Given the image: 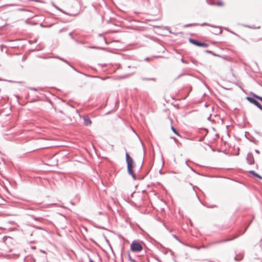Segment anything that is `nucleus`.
<instances>
[{
	"label": "nucleus",
	"instance_id": "nucleus-9",
	"mask_svg": "<svg viewBox=\"0 0 262 262\" xmlns=\"http://www.w3.org/2000/svg\"><path fill=\"white\" fill-rule=\"evenodd\" d=\"M243 26L246 28H250V29H259L260 28V26L255 27L254 25L250 26L247 25H243Z\"/></svg>",
	"mask_w": 262,
	"mask_h": 262
},
{
	"label": "nucleus",
	"instance_id": "nucleus-63",
	"mask_svg": "<svg viewBox=\"0 0 262 262\" xmlns=\"http://www.w3.org/2000/svg\"><path fill=\"white\" fill-rule=\"evenodd\" d=\"M184 63H186L187 64V63H188V62L187 61L185 60V62Z\"/></svg>",
	"mask_w": 262,
	"mask_h": 262
},
{
	"label": "nucleus",
	"instance_id": "nucleus-1",
	"mask_svg": "<svg viewBox=\"0 0 262 262\" xmlns=\"http://www.w3.org/2000/svg\"><path fill=\"white\" fill-rule=\"evenodd\" d=\"M125 160L127 164V172L128 174L132 176L134 180H137V177L134 171L136 166L135 162L127 152H126L125 154Z\"/></svg>",
	"mask_w": 262,
	"mask_h": 262
},
{
	"label": "nucleus",
	"instance_id": "nucleus-50",
	"mask_svg": "<svg viewBox=\"0 0 262 262\" xmlns=\"http://www.w3.org/2000/svg\"><path fill=\"white\" fill-rule=\"evenodd\" d=\"M103 40L106 44H107V42L106 41V38L105 37H103Z\"/></svg>",
	"mask_w": 262,
	"mask_h": 262
},
{
	"label": "nucleus",
	"instance_id": "nucleus-20",
	"mask_svg": "<svg viewBox=\"0 0 262 262\" xmlns=\"http://www.w3.org/2000/svg\"><path fill=\"white\" fill-rule=\"evenodd\" d=\"M224 5V3L221 1H218L216 3H215V5H216L219 7L223 6Z\"/></svg>",
	"mask_w": 262,
	"mask_h": 262
},
{
	"label": "nucleus",
	"instance_id": "nucleus-62",
	"mask_svg": "<svg viewBox=\"0 0 262 262\" xmlns=\"http://www.w3.org/2000/svg\"><path fill=\"white\" fill-rule=\"evenodd\" d=\"M71 204H72L73 205H74V203L73 202H71Z\"/></svg>",
	"mask_w": 262,
	"mask_h": 262
},
{
	"label": "nucleus",
	"instance_id": "nucleus-26",
	"mask_svg": "<svg viewBox=\"0 0 262 262\" xmlns=\"http://www.w3.org/2000/svg\"><path fill=\"white\" fill-rule=\"evenodd\" d=\"M200 26H202V27H203V26H210V27H215L214 26H212V25H210V24H208V23H203L201 24L200 25Z\"/></svg>",
	"mask_w": 262,
	"mask_h": 262
},
{
	"label": "nucleus",
	"instance_id": "nucleus-64",
	"mask_svg": "<svg viewBox=\"0 0 262 262\" xmlns=\"http://www.w3.org/2000/svg\"><path fill=\"white\" fill-rule=\"evenodd\" d=\"M91 241H92V242H93L94 243H95V242L94 240H93L92 239H91Z\"/></svg>",
	"mask_w": 262,
	"mask_h": 262
},
{
	"label": "nucleus",
	"instance_id": "nucleus-28",
	"mask_svg": "<svg viewBox=\"0 0 262 262\" xmlns=\"http://www.w3.org/2000/svg\"><path fill=\"white\" fill-rule=\"evenodd\" d=\"M144 155H145V152H144L143 157L142 161V164H141V165L140 167L139 168V171H140L142 169V166H143V162H144Z\"/></svg>",
	"mask_w": 262,
	"mask_h": 262
},
{
	"label": "nucleus",
	"instance_id": "nucleus-45",
	"mask_svg": "<svg viewBox=\"0 0 262 262\" xmlns=\"http://www.w3.org/2000/svg\"><path fill=\"white\" fill-rule=\"evenodd\" d=\"M255 152L256 154H260V151H259V150H258V149H255Z\"/></svg>",
	"mask_w": 262,
	"mask_h": 262
},
{
	"label": "nucleus",
	"instance_id": "nucleus-58",
	"mask_svg": "<svg viewBox=\"0 0 262 262\" xmlns=\"http://www.w3.org/2000/svg\"><path fill=\"white\" fill-rule=\"evenodd\" d=\"M32 1H34V2H39V0H31Z\"/></svg>",
	"mask_w": 262,
	"mask_h": 262
},
{
	"label": "nucleus",
	"instance_id": "nucleus-18",
	"mask_svg": "<svg viewBox=\"0 0 262 262\" xmlns=\"http://www.w3.org/2000/svg\"><path fill=\"white\" fill-rule=\"evenodd\" d=\"M222 33V30L220 27H217V30L213 33L215 35L221 34Z\"/></svg>",
	"mask_w": 262,
	"mask_h": 262
},
{
	"label": "nucleus",
	"instance_id": "nucleus-39",
	"mask_svg": "<svg viewBox=\"0 0 262 262\" xmlns=\"http://www.w3.org/2000/svg\"><path fill=\"white\" fill-rule=\"evenodd\" d=\"M36 41H37V39H34V40H29V42L30 43H35V42H36Z\"/></svg>",
	"mask_w": 262,
	"mask_h": 262
},
{
	"label": "nucleus",
	"instance_id": "nucleus-34",
	"mask_svg": "<svg viewBox=\"0 0 262 262\" xmlns=\"http://www.w3.org/2000/svg\"><path fill=\"white\" fill-rule=\"evenodd\" d=\"M185 163H186V165H187V166H188L190 168V169H191L192 171H193V172H195V173H196V172L194 171V169H193L191 167H190V166H189V165H188V164H187V161H186ZM196 173H197L198 174H199V173H197V172H196Z\"/></svg>",
	"mask_w": 262,
	"mask_h": 262
},
{
	"label": "nucleus",
	"instance_id": "nucleus-48",
	"mask_svg": "<svg viewBox=\"0 0 262 262\" xmlns=\"http://www.w3.org/2000/svg\"><path fill=\"white\" fill-rule=\"evenodd\" d=\"M181 61L182 62V63H184L185 62V60L183 59V58H182L181 59Z\"/></svg>",
	"mask_w": 262,
	"mask_h": 262
},
{
	"label": "nucleus",
	"instance_id": "nucleus-60",
	"mask_svg": "<svg viewBox=\"0 0 262 262\" xmlns=\"http://www.w3.org/2000/svg\"><path fill=\"white\" fill-rule=\"evenodd\" d=\"M226 30H227V31H228V32H230V30H229V29H228V28H226Z\"/></svg>",
	"mask_w": 262,
	"mask_h": 262
},
{
	"label": "nucleus",
	"instance_id": "nucleus-35",
	"mask_svg": "<svg viewBox=\"0 0 262 262\" xmlns=\"http://www.w3.org/2000/svg\"><path fill=\"white\" fill-rule=\"evenodd\" d=\"M248 135L250 136L249 133L246 132L245 134V137L248 140L249 138L248 137Z\"/></svg>",
	"mask_w": 262,
	"mask_h": 262
},
{
	"label": "nucleus",
	"instance_id": "nucleus-40",
	"mask_svg": "<svg viewBox=\"0 0 262 262\" xmlns=\"http://www.w3.org/2000/svg\"><path fill=\"white\" fill-rule=\"evenodd\" d=\"M67 29H65V28H62L60 30H59V33H61V32H62L63 31H66Z\"/></svg>",
	"mask_w": 262,
	"mask_h": 262
},
{
	"label": "nucleus",
	"instance_id": "nucleus-55",
	"mask_svg": "<svg viewBox=\"0 0 262 262\" xmlns=\"http://www.w3.org/2000/svg\"><path fill=\"white\" fill-rule=\"evenodd\" d=\"M145 61H148L149 60V57H146L144 59Z\"/></svg>",
	"mask_w": 262,
	"mask_h": 262
},
{
	"label": "nucleus",
	"instance_id": "nucleus-14",
	"mask_svg": "<svg viewBox=\"0 0 262 262\" xmlns=\"http://www.w3.org/2000/svg\"><path fill=\"white\" fill-rule=\"evenodd\" d=\"M84 75L86 77H88L98 78H100L102 80H105L106 78L100 77H99L98 76H92V75H88V74H84Z\"/></svg>",
	"mask_w": 262,
	"mask_h": 262
},
{
	"label": "nucleus",
	"instance_id": "nucleus-47",
	"mask_svg": "<svg viewBox=\"0 0 262 262\" xmlns=\"http://www.w3.org/2000/svg\"><path fill=\"white\" fill-rule=\"evenodd\" d=\"M89 261L90 262H95L92 258H91L90 257H89Z\"/></svg>",
	"mask_w": 262,
	"mask_h": 262
},
{
	"label": "nucleus",
	"instance_id": "nucleus-36",
	"mask_svg": "<svg viewBox=\"0 0 262 262\" xmlns=\"http://www.w3.org/2000/svg\"><path fill=\"white\" fill-rule=\"evenodd\" d=\"M65 63H66L67 64H68L70 67L72 66V65L70 63V62L66 59H64V61H63Z\"/></svg>",
	"mask_w": 262,
	"mask_h": 262
},
{
	"label": "nucleus",
	"instance_id": "nucleus-33",
	"mask_svg": "<svg viewBox=\"0 0 262 262\" xmlns=\"http://www.w3.org/2000/svg\"><path fill=\"white\" fill-rule=\"evenodd\" d=\"M32 217L35 221H39L40 219H41V217H36L34 215L32 216Z\"/></svg>",
	"mask_w": 262,
	"mask_h": 262
},
{
	"label": "nucleus",
	"instance_id": "nucleus-13",
	"mask_svg": "<svg viewBox=\"0 0 262 262\" xmlns=\"http://www.w3.org/2000/svg\"><path fill=\"white\" fill-rule=\"evenodd\" d=\"M28 89L32 91H38L39 90H42V88L40 87L38 88H34V87H29Z\"/></svg>",
	"mask_w": 262,
	"mask_h": 262
},
{
	"label": "nucleus",
	"instance_id": "nucleus-7",
	"mask_svg": "<svg viewBox=\"0 0 262 262\" xmlns=\"http://www.w3.org/2000/svg\"><path fill=\"white\" fill-rule=\"evenodd\" d=\"M83 124L86 126H89L92 124V121L89 117H84Z\"/></svg>",
	"mask_w": 262,
	"mask_h": 262
},
{
	"label": "nucleus",
	"instance_id": "nucleus-37",
	"mask_svg": "<svg viewBox=\"0 0 262 262\" xmlns=\"http://www.w3.org/2000/svg\"><path fill=\"white\" fill-rule=\"evenodd\" d=\"M89 48H91V49H102V48L97 47L96 46H91V47H90Z\"/></svg>",
	"mask_w": 262,
	"mask_h": 262
},
{
	"label": "nucleus",
	"instance_id": "nucleus-32",
	"mask_svg": "<svg viewBox=\"0 0 262 262\" xmlns=\"http://www.w3.org/2000/svg\"><path fill=\"white\" fill-rule=\"evenodd\" d=\"M75 71L77 72V73H79L80 74H83L84 75L85 74H83V73L79 71L78 70H77L76 68H75L73 66H72L71 67Z\"/></svg>",
	"mask_w": 262,
	"mask_h": 262
},
{
	"label": "nucleus",
	"instance_id": "nucleus-12",
	"mask_svg": "<svg viewBox=\"0 0 262 262\" xmlns=\"http://www.w3.org/2000/svg\"><path fill=\"white\" fill-rule=\"evenodd\" d=\"M52 5L57 10H58L59 11L61 12L62 13H64V14H67V13L64 10H63L62 9H61V8H60L59 7H58V6H57L54 3H52Z\"/></svg>",
	"mask_w": 262,
	"mask_h": 262
},
{
	"label": "nucleus",
	"instance_id": "nucleus-21",
	"mask_svg": "<svg viewBox=\"0 0 262 262\" xmlns=\"http://www.w3.org/2000/svg\"><path fill=\"white\" fill-rule=\"evenodd\" d=\"M208 46H209V45L208 43L204 42H201L200 47L207 48Z\"/></svg>",
	"mask_w": 262,
	"mask_h": 262
},
{
	"label": "nucleus",
	"instance_id": "nucleus-52",
	"mask_svg": "<svg viewBox=\"0 0 262 262\" xmlns=\"http://www.w3.org/2000/svg\"><path fill=\"white\" fill-rule=\"evenodd\" d=\"M74 40L75 41V42H76L77 43H79V41H78V40L77 39H75V38H74Z\"/></svg>",
	"mask_w": 262,
	"mask_h": 262
},
{
	"label": "nucleus",
	"instance_id": "nucleus-17",
	"mask_svg": "<svg viewBox=\"0 0 262 262\" xmlns=\"http://www.w3.org/2000/svg\"><path fill=\"white\" fill-rule=\"evenodd\" d=\"M141 79L143 81H155L156 79L154 78H145V77H142L141 78Z\"/></svg>",
	"mask_w": 262,
	"mask_h": 262
},
{
	"label": "nucleus",
	"instance_id": "nucleus-31",
	"mask_svg": "<svg viewBox=\"0 0 262 262\" xmlns=\"http://www.w3.org/2000/svg\"><path fill=\"white\" fill-rule=\"evenodd\" d=\"M172 236L179 242L181 243V241L179 239L178 236H177L176 234H172Z\"/></svg>",
	"mask_w": 262,
	"mask_h": 262
},
{
	"label": "nucleus",
	"instance_id": "nucleus-8",
	"mask_svg": "<svg viewBox=\"0 0 262 262\" xmlns=\"http://www.w3.org/2000/svg\"><path fill=\"white\" fill-rule=\"evenodd\" d=\"M149 171H150V169L146 170V172H145V174L144 175L139 176L138 179L140 180H143L148 174Z\"/></svg>",
	"mask_w": 262,
	"mask_h": 262
},
{
	"label": "nucleus",
	"instance_id": "nucleus-11",
	"mask_svg": "<svg viewBox=\"0 0 262 262\" xmlns=\"http://www.w3.org/2000/svg\"><path fill=\"white\" fill-rule=\"evenodd\" d=\"M171 129L173 132V133L176 134L177 136H180V134L178 131L173 127V125L171 126Z\"/></svg>",
	"mask_w": 262,
	"mask_h": 262
},
{
	"label": "nucleus",
	"instance_id": "nucleus-10",
	"mask_svg": "<svg viewBox=\"0 0 262 262\" xmlns=\"http://www.w3.org/2000/svg\"><path fill=\"white\" fill-rule=\"evenodd\" d=\"M238 236H235L234 237H233L232 238L234 239V238H235L237 237ZM232 240V239H229V238H226V239H223V240H221V241H217L216 242V243H217V244H219V243H223V242H228V241H230Z\"/></svg>",
	"mask_w": 262,
	"mask_h": 262
},
{
	"label": "nucleus",
	"instance_id": "nucleus-27",
	"mask_svg": "<svg viewBox=\"0 0 262 262\" xmlns=\"http://www.w3.org/2000/svg\"><path fill=\"white\" fill-rule=\"evenodd\" d=\"M201 204L204 206H205L207 208H215V207H216V205H210V206H208V205H206L205 204H204L202 202H201Z\"/></svg>",
	"mask_w": 262,
	"mask_h": 262
},
{
	"label": "nucleus",
	"instance_id": "nucleus-16",
	"mask_svg": "<svg viewBox=\"0 0 262 262\" xmlns=\"http://www.w3.org/2000/svg\"><path fill=\"white\" fill-rule=\"evenodd\" d=\"M205 52L206 53H209V54H212L213 56H217V57H220V55L217 54H215L214 53V52H213L212 51H210V50H205Z\"/></svg>",
	"mask_w": 262,
	"mask_h": 262
},
{
	"label": "nucleus",
	"instance_id": "nucleus-19",
	"mask_svg": "<svg viewBox=\"0 0 262 262\" xmlns=\"http://www.w3.org/2000/svg\"><path fill=\"white\" fill-rule=\"evenodd\" d=\"M206 3L210 6H214L215 2L213 0H206Z\"/></svg>",
	"mask_w": 262,
	"mask_h": 262
},
{
	"label": "nucleus",
	"instance_id": "nucleus-38",
	"mask_svg": "<svg viewBox=\"0 0 262 262\" xmlns=\"http://www.w3.org/2000/svg\"><path fill=\"white\" fill-rule=\"evenodd\" d=\"M73 32H70L69 34V35L71 37V38L72 39H74V37L73 36Z\"/></svg>",
	"mask_w": 262,
	"mask_h": 262
},
{
	"label": "nucleus",
	"instance_id": "nucleus-57",
	"mask_svg": "<svg viewBox=\"0 0 262 262\" xmlns=\"http://www.w3.org/2000/svg\"><path fill=\"white\" fill-rule=\"evenodd\" d=\"M194 248H196V249H198V250H199V249H200V247H196V246H195V247H194Z\"/></svg>",
	"mask_w": 262,
	"mask_h": 262
},
{
	"label": "nucleus",
	"instance_id": "nucleus-24",
	"mask_svg": "<svg viewBox=\"0 0 262 262\" xmlns=\"http://www.w3.org/2000/svg\"><path fill=\"white\" fill-rule=\"evenodd\" d=\"M250 137V139L249 138V140L250 141V142H253V143H256V142L257 141L252 136H251L250 135L249 136Z\"/></svg>",
	"mask_w": 262,
	"mask_h": 262
},
{
	"label": "nucleus",
	"instance_id": "nucleus-43",
	"mask_svg": "<svg viewBox=\"0 0 262 262\" xmlns=\"http://www.w3.org/2000/svg\"><path fill=\"white\" fill-rule=\"evenodd\" d=\"M171 138L173 139L175 142L177 143L178 142V140H177V139L176 138L173 137H171Z\"/></svg>",
	"mask_w": 262,
	"mask_h": 262
},
{
	"label": "nucleus",
	"instance_id": "nucleus-46",
	"mask_svg": "<svg viewBox=\"0 0 262 262\" xmlns=\"http://www.w3.org/2000/svg\"><path fill=\"white\" fill-rule=\"evenodd\" d=\"M230 32L234 35H235L236 36H238V35L237 34H236L235 33H234V32L232 31H230Z\"/></svg>",
	"mask_w": 262,
	"mask_h": 262
},
{
	"label": "nucleus",
	"instance_id": "nucleus-44",
	"mask_svg": "<svg viewBox=\"0 0 262 262\" xmlns=\"http://www.w3.org/2000/svg\"><path fill=\"white\" fill-rule=\"evenodd\" d=\"M35 227H36V228H37L38 229H40V230H42L43 229V228L42 227H39V226H36Z\"/></svg>",
	"mask_w": 262,
	"mask_h": 262
},
{
	"label": "nucleus",
	"instance_id": "nucleus-23",
	"mask_svg": "<svg viewBox=\"0 0 262 262\" xmlns=\"http://www.w3.org/2000/svg\"><path fill=\"white\" fill-rule=\"evenodd\" d=\"M128 259L130 262H137L135 259H134V258H133L131 257L129 253H128Z\"/></svg>",
	"mask_w": 262,
	"mask_h": 262
},
{
	"label": "nucleus",
	"instance_id": "nucleus-15",
	"mask_svg": "<svg viewBox=\"0 0 262 262\" xmlns=\"http://www.w3.org/2000/svg\"><path fill=\"white\" fill-rule=\"evenodd\" d=\"M198 25H199V24H197V23L188 24L185 25L184 26V27L187 28V27H191V26H198Z\"/></svg>",
	"mask_w": 262,
	"mask_h": 262
},
{
	"label": "nucleus",
	"instance_id": "nucleus-30",
	"mask_svg": "<svg viewBox=\"0 0 262 262\" xmlns=\"http://www.w3.org/2000/svg\"><path fill=\"white\" fill-rule=\"evenodd\" d=\"M185 73H181L180 74V75H179L177 77L175 78L174 79V80H178V79H179L180 78H181L182 76L185 75Z\"/></svg>",
	"mask_w": 262,
	"mask_h": 262
},
{
	"label": "nucleus",
	"instance_id": "nucleus-5",
	"mask_svg": "<svg viewBox=\"0 0 262 262\" xmlns=\"http://www.w3.org/2000/svg\"><path fill=\"white\" fill-rule=\"evenodd\" d=\"M189 41L190 43L194 45L197 47L200 46V44H201V41H200L199 40L195 39L192 38H189Z\"/></svg>",
	"mask_w": 262,
	"mask_h": 262
},
{
	"label": "nucleus",
	"instance_id": "nucleus-42",
	"mask_svg": "<svg viewBox=\"0 0 262 262\" xmlns=\"http://www.w3.org/2000/svg\"><path fill=\"white\" fill-rule=\"evenodd\" d=\"M254 132L259 136H261V134L259 132L254 130Z\"/></svg>",
	"mask_w": 262,
	"mask_h": 262
},
{
	"label": "nucleus",
	"instance_id": "nucleus-4",
	"mask_svg": "<svg viewBox=\"0 0 262 262\" xmlns=\"http://www.w3.org/2000/svg\"><path fill=\"white\" fill-rule=\"evenodd\" d=\"M247 162L249 165H253L255 163L254 156L252 152H248L246 157Z\"/></svg>",
	"mask_w": 262,
	"mask_h": 262
},
{
	"label": "nucleus",
	"instance_id": "nucleus-3",
	"mask_svg": "<svg viewBox=\"0 0 262 262\" xmlns=\"http://www.w3.org/2000/svg\"><path fill=\"white\" fill-rule=\"evenodd\" d=\"M253 94H255L253 92L250 93L251 96H247L246 97V99L248 100L250 103L255 105L259 109L262 111V105L258 101V100L254 97Z\"/></svg>",
	"mask_w": 262,
	"mask_h": 262
},
{
	"label": "nucleus",
	"instance_id": "nucleus-41",
	"mask_svg": "<svg viewBox=\"0 0 262 262\" xmlns=\"http://www.w3.org/2000/svg\"><path fill=\"white\" fill-rule=\"evenodd\" d=\"M56 58L58 59H59V60H61V61H63L64 59L63 58H62V57H61L60 56H57Z\"/></svg>",
	"mask_w": 262,
	"mask_h": 262
},
{
	"label": "nucleus",
	"instance_id": "nucleus-54",
	"mask_svg": "<svg viewBox=\"0 0 262 262\" xmlns=\"http://www.w3.org/2000/svg\"><path fill=\"white\" fill-rule=\"evenodd\" d=\"M40 148H38V149H33L32 151H31L30 152H33V151H36V150H38V149H40Z\"/></svg>",
	"mask_w": 262,
	"mask_h": 262
},
{
	"label": "nucleus",
	"instance_id": "nucleus-53",
	"mask_svg": "<svg viewBox=\"0 0 262 262\" xmlns=\"http://www.w3.org/2000/svg\"><path fill=\"white\" fill-rule=\"evenodd\" d=\"M40 252L43 253H46V251H44V250H40Z\"/></svg>",
	"mask_w": 262,
	"mask_h": 262
},
{
	"label": "nucleus",
	"instance_id": "nucleus-59",
	"mask_svg": "<svg viewBox=\"0 0 262 262\" xmlns=\"http://www.w3.org/2000/svg\"><path fill=\"white\" fill-rule=\"evenodd\" d=\"M159 173H160V174H162V170H161V169H160V170H159Z\"/></svg>",
	"mask_w": 262,
	"mask_h": 262
},
{
	"label": "nucleus",
	"instance_id": "nucleus-22",
	"mask_svg": "<svg viewBox=\"0 0 262 262\" xmlns=\"http://www.w3.org/2000/svg\"><path fill=\"white\" fill-rule=\"evenodd\" d=\"M190 61H191V62L193 64H195V65H196V66H197V65L198 64V63H199V62H198V61H196L195 59H194V58H192V57H191V58H190Z\"/></svg>",
	"mask_w": 262,
	"mask_h": 262
},
{
	"label": "nucleus",
	"instance_id": "nucleus-49",
	"mask_svg": "<svg viewBox=\"0 0 262 262\" xmlns=\"http://www.w3.org/2000/svg\"><path fill=\"white\" fill-rule=\"evenodd\" d=\"M130 74L126 75H125V76H124L123 77L124 78H127V77H128L129 76H130Z\"/></svg>",
	"mask_w": 262,
	"mask_h": 262
},
{
	"label": "nucleus",
	"instance_id": "nucleus-56",
	"mask_svg": "<svg viewBox=\"0 0 262 262\" xmlns=\"http://www.w3.org/2000/svg\"><path fill=\"white\" fill-rule=\"evenodd\" d=\"M134 192H133V193H132L130 194V196H131V197H133V196H134Z\"/></svg>",
	"mask_w": 262,
	"mask_h": 262
},
{
	"label": "nucleus",
	"instance_id": "nucleus-2",
	"mask_svg": "<svg viewBox=\"0 0 262 262\" xmlns=\"http://www.w3.org/2000/svg\"><path fill=\"white\" fill-rule=\"evenodd\" d=\"M143 242L139 240H134L130 246V249L133 252H139L142 250L143 246L142 244Z\"/></svg>",
	"mask_w": 262,
	"mask_h": 262
},
{
	"label": "nucleus",
	"instance_id": "nucleus-61",
	"mask_svg": "<svg viewBox=\"0 0 262 262\" xmlns=\"http://www.w3.org/2000/svg\"><path fill=\"white\" fill-rule=\"evenodd\" d=\"M262 40V38H259L257 41Z\"/></svg>",
	"mask_w": 262,
	"mask_h": 262
},
{
	"label": "nucleus",
	"instance_id": "nucleus-25",
	"mask_svg": "<svg viewBox=\"0 0 262 262\" xmlns=\"http://www.w3.org/2000/svg\"><path fill=\"white\" fill-rule=\"evenodd\" d=\"M254 97L256 98V99L259 101H260L262 102V97L258 96L256 94H253Z\"/></svg>",
	"mask_w": 262,
	"mask_h": 262
},
{
	"label": "nucleus",
	"instance_id": "nucleus-29",
	"mask_svg": "<svg viewBox=\"0 0 262 262\" xmlns=\"http://www.w3.org/2000/svg\"><path fill=\"white\" fill-rule=\"evenodd\" d=\"M243 255H242L239 258L237 256H236L234 257V259L235 261H240L243 258Z\"/></svg>",
	"mask_w": 262,
	"mask_h": 262
},
{
	"label": "nucleus",
	"instance_id": "nucleus-6",
	"mask_svg": "<svg viewBox=\"0 0 262 262\" xmlns=\"http://www.w3.org/2000/svg\"><path fill=\"white\" fill-rule=\"evenodd\" d=\"M248 173L253 175L254 177L259 179V180H262V177L260 174L256 173L254 170H250L248 171Z\"/></svg>",
	"mask_w": 262,
	"mask_h": 262
},
{
	"label": "nucleus",
	"instance_id": "nucleus-51",
	"mask_svg": "<svg viewBox=\"0 0 262 262\" xmlns=\"http://www.w3.org/2000/svg\"><path fill=\"white\" fill-rule=\"evenodd\" d=\"M3 47H6V46L5 45H1V48L2 50V48Z\"/></svg>",
	"mask_w": 262,
	"mask_h": 262
}]
</instances>
